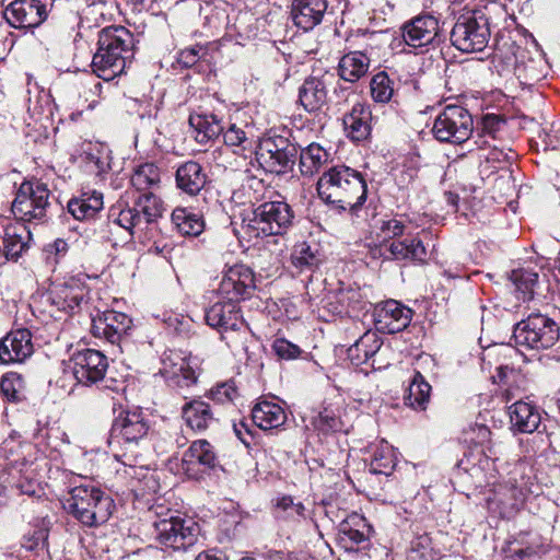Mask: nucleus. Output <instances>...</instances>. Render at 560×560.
Wrapping results in <instances>:
<instances>
[{
  "mask_svg": "<svg viewBox=\"0 0 560 560\" xmlns=\"http://www.w3.org/2000/svg\"><path fill=\"white\" fill-rule=\"evenodd\" d=\"M319 197L340 211L357 212L366 200V182L363 175L346 165L325 172L318 183Z\"/></svg>",
  "mask_w": 560,
  "mask_h": 560,
  "instance_id": "obj_1",
  "label": "nucleus"
},
{
  "mask_svg": "<svg viewBox=\"0 0 560 560\" xmlns=\"http://www.w3.org/2000/svg\"><path fill=\"white\" fill-rule=\"evenodd\" d=\"M149 430V420L140 409L121 411L113 421L108 447L124 465L136 466L140 463Z\"/></svg>",
  "mask_w": 560,
  "mask_h": 560,
  "instance_id": "obj_2",
  "label": "nucleus"
},
{
  "mask_svg": "<svg viewBox=\"0 0 560 560\" xmlns=\"http://www.w3.org/2000/svg\"><path fill=\"white\" fill-rule=\"evenodd\" d=\"M97 50L92 58L93 72L105 81L125 71L132 56V34L124 26L105 27L98 33Z\"/></svg>",
  "mask_w": 560,
  "mask_h": 560,
  "instance_id": "obj_3",
  "label": "nucleus"
},
{
  "mask_svg": "<svg viewBox=\"0 0 560 560\" xmlns=\"http://www.w3.org/2000/svg\"><path fill=\"white\" fill-rule=\"evenodd\" d=\"M294 211L280 196L257 205L243 218V229L250 237L285 234L293 225Z\"/></svg>",
  "mask_w": 560,
  "mask_h": 560,
  "instance_id": "obj_4",
  "label": "nucleus"
},
{
  "mask_svg": "<svg viewBox=\"0 0 560 560\" xmlns=\"http://www.w3.org/2000/svg\"><path fill=\"white\" fill-rule=\"evenodd\" d=\"M69 494L66 508L84 526L97 527L105 524L115 509L114 500L92 485L77 486Z\"/></svg>",
  "mask_w": 560,
  "mask_h": 560,
  "instance_id": "obj_5",
  "label": "nucleus"
},
{
  "mask_svg": "<svg viewBox=\"0 0 560 560\" xmlns=\"http://www.w3.org/2000/svg\"><path fill=\"white\" fill-rule=\"evenodd\" d=\"M163 203L152 191L144 192L138 197L132 207L126 202L118 201L109 210V219L133 234L135 229H142L162 217Z\"/></svg>",
  "mask_w": 560,
  "mask_h": 560,
  "instance_id": "obj_6",
  "label": "nucleus"
},
{
  "mask_svg": "<svg viewBox=\"0 0 560 560\" xmlns=\"http://www.w3.org/2000/svg\"><path fill=\"white\" fill-rule=\"evenodd\" d=\"M255 154L265 172L280 175L292 170L299 149L287 137L273 135L260 140L255 148Z\"/></svg>",
  "mask_w": 560,
  "mask_h": 560,
  "instance_id": "obj_7",
  "label": "nucleus"
},
{
  "mask_svg": "<svg viewBox=\"0 0 560 560\" xmlns=\"http://www.w3.org/2000/svg\"><path fill=\"white\" fill-rule=\"evenodd\" d=\"M513 339L517 346L533 350H547L559 340V327L555 320L545 315L530 314L514 326Z\"/></svg>",
  "mask_w": 560,
  "mask_h": 560,
  "instance_id": "obj_8",
  "label": "nucleus"
},
{
  "mask_svg": "<svg viewBox=\"0 0 560 560\" xmlns=\"http://www.w3.org/2000/svg\"><path fill=\"white\" fill-rule=\"evenodd\" d=\"M474 130L471 114L463 106L446 105L435 117L432 133L440 142L459 144L469 139Z\"/></svg>",
  "mask_w": 560,
  "mask_h": 560,
  "instance_id": "obj_9",
  "label": "nucleus"
},
{
  "mask_svg": "<svg viewBox=\"0 0 560 560\" xmlns=\"http://www.w3.org/2000/svg\"><path fill=\"white\" fill-rule=\"evenodd\" d=\"M50 191L38 180L24 182L12 202V212L25 222H44L50 208Z\"/></svg>",
  "mask_w": 560,
  "mask_h": 560,
  "instance_id": "obj_10",
  "label": "nucleus"
},
{
  "mask_svg": "<svg viewBox=\"0 0 560 560\" xmlns=\"http://www.w3.org/2000/svg\"><path fill=\"white\" fill-rule=\"evenodd\" d=\"M490 38L488 19L475 13L462 14L451 32V42L463 52L482 51Z\"/></svg>",
  "mask_w": 560,
  "mask_h": 560,
  "instance_id": "obj_11",
  "label": "nucleus"
},
{
  "mask_svg": "<svg viewBox=\"0 0 560 560\" xmlns=\"http://www.w3.org/2000/svg\"><path fill=\"white\" fill-rule=\"evenodd\" d=\"M155 537L160 544L174 550H186L199 537V525L191 518L171 516L154 522Z\"/></svg>",
  "mask_w": 560,
  "mask_h": 560,
  "instance_id": "obj_12",
  "label": "nucleus"
},
{
  "mask_svg": "<svg viewBox=\"0 0 560 560\" xmlns=\"http://www.w3.org/2000/svg\"><path fill=\"white\" fill-rule=\"evenodd\" d=\"M534 487L533 476L527 466L524 463H516L503 485L499 487L495 500L505 509L515 511L528 494L535 493Z\"/></svg>",
  "mask_w": 560,
  "mask_h": 560,
  "instance_id": "obj_13",
  "label": "nucleus"
},
{
  "mask_svg": "<svg viewBox=\"0 0 560 560\" xmlns=\"http://www.w3.org/2000/svg\"><path fill=\"white\" fill-rule=\"evenodd\" d=\"M255 289L253 270L243 264H236L224 270L218 292L223 299L237 303L249 299Z\"/></svg>",
  "mask_w": 560,
  "mask_h": 560,
  "instance_id": "obj_14",
  "label": "nucleus"
},
{
  "mask_svg": "<svg viewBox=\"0 0 560 560\" xmlns=\"http://www.w3.org/2000/svg\"><path fill=\"white\" fill-rule=\"evenodd\" d=\"M161 373L167 385L178 390L189 389L198 381L191 358L180 351L172 350L164 354Z\"/></svg>",
  "mask_w": 560,
  "mask_h": 560,
  "instance_id": "obj_15",
  "label": "nucleus"
},
{
  "mask_svg": "<svg viewBox=\"0 0 560 560\" xmlns=\"http://www.w3.org/2000/svg\"><path fill=\"white\" fill-rule=\"evenodd\" d=\"M72 373L78 383L92 385L102 381L108 368L107 358L94 349H83L72 358Z\"/></svg>",
  "mask_w": 560,
  "mask_h": 560,
  "instance_id": "obj_16",
  "label": "nucleus"
},
{
  "mask_svg": "<svg viewBox=\"0 0 560 560\" xmlns=\"http://www.w3.org/2000/svg\"><path fill=\"white\" fill-rule=\"evenodd\" d=\"M131 326L132 319L127 314L106 311L96 318H93L91 331L93 336L103 338L113 346L120 347Z\"/></svg>",
  "mask_w": 560,
  "mask_h": 560,
  "instance_id": "obj_17",
  "label": "nucleus"
},
{
  "mask_svg": "<svg viewBox=\"0 0 560 560\" xmlns=\"http://www.w3.org/2000/svg\"><path fill=\"white\" fill-rule=\"evenodd\" d=\"M47 15L46 5L39 0H14L3 11L7 22L15 28L37 27Z\"/></svg>",
  "mask_w": 560,
  "mask_h": 560,
  "instance_id": "obj_18",
  "label": "nucleus"
},
{
  "mask_svg": "<svg viewBox=\"0 0 560 560\" xmlns=\"http://www.w3.org/2000/svg\"><path fill=\"white\" fill-rule=\"evenodd\" d=\"M373 317L378 331L396 334L409 326L412 311L395 300H388L375 306Z\"/></svg>",
  "mask_w": 560,
  "mask_h": 560,
  "instance_id": "obj_19",
  "label": "nucleus"
},
{
  "mask_svg": "<svg viewBox=\"0 0 560 560\" xmlns=\"http://www.w3.org/2000/svg\"><path fill=\"white\" fill-rule=\"evenodd\" d=\"M33 351L32 334L26 328L10 331L0 340L2 364L22 363L32 355Z\"/></svg>",
  "mask_w": 560,
  "mask_h": 560,
  "instance_id": "obj_20",
  "label": "nucleus"
},
{
  "mask_svg": "<svg viewBox=\"0 0 560 560\" xmlns=\"http://www.w3.org/2000/svg\"><path fill=\"white\" fill-rule=\"evenodd\" d=\"M439 36V22L430 15H419L402 26L405 43L411 47H422L433 44Z\"/></svg>",
  "mask_w": 560,
  "mask_h": 560,
  "instance_id": "obj_21",
  "label": "nucleus"
},
{
  "mask_svg": "<svg viewBox=\"0 0 560 560\" xmlns=\"http://www.w3.org/2000/svg\"><path fill=\"white\" fill-rule=\"evenodd\" d=\"M372 526L365 517L359 513H351L338 525L339 544L348 551H353L357 546L368 541Z\"/></svg>",
  "mask_w": 560,
  "mask_h": 560,
  "instance_id": "obj_22",
  "label": "nucleus"
},
{
  "mask_svg": "<svg viewBox=\"0 0 560 560\" xmlns=\"http://www.w3.org/2000/svg\"><path fill=\"white\" fill-rule=\"evenodd\" d=\"M327 8V0H293L291 18L298 28L308 32L322 23Z\"/></svg>",
  "mask_w": 560,
  "mask_h": 560,
  "instance_id": "obj_23",
  "label": "nucleus"
},
{
  "mask_svg": "<svg viewBox=\"0 0 560 560\" xmlns=\"http://www.w3.org/2000/svg\"><path fill=\"white\" fill-rule=\"evenodd\" d=\"M206 322L209 326L222 330H238L244 326L241 310L236 302L226 300L217 302L206 310Z\"/></svg>",
  "mask_w": 560,
  "mask_h": 560,
  "instance_id": "obj_24",
  "label": "nucleus"
},
{
  "mask_svg": "<svg viewBox=\"0 0 560 560\" xmlns=\"http://www.w3.org/2000/svg\"><path fill=\"white\" fill-rule=\"evenodd\" d=\"M182 417L192 431L202 433L215 427L219 422L217 412L210 406V404L202 399H191L182 407Z\"/></svg>",
  "mask_w": 560,
  "mask_h": 560,
  "instance_id": "obj_25",
  "label": "nucleus"
},
{
  "mask_svg": "<svg viewBox=\"0 0 560 560\" xmlns=\"http://www.w3.org/2000/svg\"><path fill=\"white\" fill-rule=\"evenodd\" d=\"M381 255L388 260H408L422 262L425 260L427 250L422 241L417 237H406L390 243L385 242L382 245Z\"/></svg>",
  "mask_w": 560,
  "mask_h": 560,
  "instance_id": "obj_26",
  "label": "nucleus"
},
{
  "mask_svg": "<svg viewBox=\"0 0 560 560\" xmlns=\"http://www.w3.org/2000/svg\"><path fill=\"white\" fill-rule=\"evenodd\" d=\"M178 189L189 196L198 195L207 183L203 167L196 161H187L180 164L175 174Z\"/></svg>",
  "mask_w": 560,
  "mask_h": 560,
  "instance_id": "obj_27",
  "label": "nucleus"
},
{
  "mask_svg": "<svg viewBox=\"0 0 560 560\" xmlns=\"http://www.w3.org/2000/svg\"><path fill=\"white\" fill-rule=\"evenodd\" d=\"M31 232L23 223H11L5 226L0 250L7 259L16 260L27 248Z\"/></svg>",
  "mask_w": 560,
  "mask_h": 560,
  "instance_id": "obj_28",
  "label": "nucleus"
},
{
  "mask_svg": "<svg viewBox=\"0 0 560 560\" xmlns=\"http://www.w3.org/2000/svg\"><path fill=\"white\" fill-rule=\"evenodd\" d=\"M509 415L512 427L520 433H533L541 422L538 408L523 400H518L510 406Z\"/></svg>",
  "mask_w": 560,
  "mask_h": 560,
  "instance_id": "obj_29",
  "label": "nucleus"
},
{
  "mask_svg": "<svg viewBox=\"0 0 560 560\" xmlns=\"http://www.w3.org/2000/svg\"><path fill=\"white\" fill-rule=\"evenodd\" d=\"M299 102L308 113H316L327 104V86L324 80L310 77L299 89Z\"/></svg>",
  "mask_w": 560,
  "mask_h": 560,
  "instance_id": "obj_30",
  "label": "nucleus"
},
{
  "mask_svg": "<svg viewBox=\"0 0 560 560\" xmlns=\"http://www.w3.org/2000/svg\"><path fill=\"white\" fill-rule=\"evenodd\" d=\"M371 118L372 113L369 106L361 103L354 104L351 112L343 117V126L348 137L353 141L366 139L371 131Z\"/></svg>",
  "mask_w": 560,
  "mask_h": 560,
  "instance_id": "obj_31",
  "label": "nucleus"
},
{
  "mask_svg": "<svg viewBox=\"0 0 560 560\" xmlns=\"http://www.w3.org/2000/svg\"><path fill=\"white\" fill-rule=\"evenodd\" d=\"M252 421L261 430L277 429L285 423L287 413L280 405L262 400L253 407Z\"/></svg>",
  "mask_w": 560,
  "mask_h": 560,
  "instance_id": "obj_32",
  "label": "nucleus"
},
{
  "mask_svg": "<svg viewBox=\"0 0 560 560\" xmlns=\"http://www.w3.org/2000/svg\"><path fill=\"white\" fill-rule=\"evenodd\" d=\"M217 460L214 447L207 440L192 442L182 458L186 470H190L197 465L203 468H213L217 465Z\"/></svg>",
  "mask_w": 560,
  "mask_h": 560,
  "instance_id": "obj_33",
  "label": "nucleus"
},
{
  "mask_svg": "<svg viewBox=\"0 0 560 560\" xmlns=\"http://www.w3.org/2000/svg\"><path fill=\"white\" fill-rule=\"evenodd\" d=\"M189 125L196 131V141L202 144L218 138L224 130L221 119L214 114L190 115Z\"/></svg>",
  "mask_w": 560,
  "mask_h": 560,
  "instance_id": "obj_34",
  "label": "nucleus"
},
{
  "mask_svg": "<svg viewBox=\"0 0 560 560\" xmlns=\"http://www.w3.org/2000/svg\"><path fill=\"white\" fill-rule=\"evenodd\" d=\"M103 195L97 191L83 192L68 202V212L77 220L93 218L103 209Z\"/></svg>",
  "mask_w": 560,
  "mask_h": 560,
  "instance_id": "obj_35",
  "label": "nucleus"
},
{
  "mask_svg": "<svg viewBox=\"0 0 560 560\" xmlns=\"http://www.w3.org/2000/svg\"><path fill=\"white\" fill-rule=\"evenodd\" d=\"M370 58L361 51L346 54L339 61L338 71L342 80L355 82L368 73Z\"/></svg>",
  "mask_w": 560,
  "mask_h": 560,
  "instance_id": "obj_36",
  "label": "nucleus"
},
{
  "mask_svg": "<svg viewBox=\"0 0 560 560\" xmlns=\"http://www.w3.org/2000/svg\"><path fill=\"white\" fill-rule=\"evenodd\" d=\"M382 340L374 331H365L349 349L348 357L352 364L360 365L368 362L381 349Z\"/></svg>",
  "mask_w": 560,
  "mask_h": 560,
  "instance_id": "obj_37",
  "label": "nucleus"
},
{
  "mask_svg": "<svg viewBox=\"0 0 560 560\" xmlns=\"http://www.w3.org/2000/svg\"><path fill=\"white\" fill-rule=\"evenodd\" d=\"M431 385L419 371H415L408 387L406 404L413 409L424 410L430 399Z\"/></svg>",
  "mask_w": 560,
  "mask_h": 560,
  "instance_id": "obj_38",
  "label": "nucleus"
},
{
  "mask_svg": "<svg viewBox=\"0 0 560 560\" xmlns=\"http://www.w3.org/2000/svg\"><path fill=\"white\" fill-rule=\"evenodd\" d=\"M161 173L153 163H144L139 165L132 176L131 185L138 190L149 192L160 186Z\"/></svg>",
  "mask_w": 560,
  "mask_h": 560,
  "instance_id": "obj_39",
  "label": "nucleus"
},
{
  "mask_svg": "<svg viewBox=\"0 0 560 560\" xmlns=\"http://www.w3.org/2000/svg\"><path fill=\"white\" fill-rule=\"evenodd\" d=\"M172 221L177 230L188 236L199 235L205 228L201 217L185 208H177L172 213Z\"/></svg>",
  "mask_w": 560,
  "mask_h": 560,
  "instance_id": "obj_40",
  "label": "nucleus"
},
{
  "mask_svg": "<svg viewBox=\"0 0 560 560\" xmlns=\"http://www.w3.org/2000/svg\"><path fill=\"white\" fill-rule=\"evenodd\" d=\"M223 136L224 144L228 147L235 148L234 153L247 156L255 151V144L253 139L247 137L246 131L237 127L235 124H231L226 130L221 133Z\"/></svg>",
  "mask_w": 560,
  "mask_h": 560,
  "instance_id": "obj_41",
  "label": "nucleus"
},
{
  "mask_svg": "<svg viewBox=\"0 0 560 560\" xmlns=\"http://www.w3.org/2000/svg\"><path fill=\"white\" fill-rule=\"evenodd\" d=\"M291 259L292 264L301 271L311 270L317 267L322 261L317 245L312 246L306 242L299 243L294 246Z\"/></svg>",
  "mask_w": 560,
  "mask_h": 560,
  "instance_id": "obj_42",
  "label": "nucleus"
},
{
  "mask_svg": "<svg viewBox=\"0 0 560 560\" xmlns=\"http://www.w3.org/2000/svg\"><path fill=\"white\" fill-rule=\"evenodd\" d=\"M84 160L97 175H102L110 168V151L104 144L90 143L84 151Z\"/></svg>",
  "mask_w": 560,
  "mask_h": 560,
  "instance_id": "obj_43",
  "label": "nucleus"
},
{
  "mask_svg": "<svg viewBox=\"0 0 560 560\" xmlns=\"http://www.w3.org/2000/svg\"><path fill=\"white\" fill-rule=\"evenodd\" d=\"M327 160L326 151L318 144L312 143L300 152V170L303 175L311 176Z\"/></svg>",
  "mask_w": 560,
  "mask_h": 560,
  "instance_id": "obj_44",
  "label": "nucleus"
},
{
  "mask_svg": "<svg viewBox=\"0 0 560 560\" xmlns=\"http://www.w3.org/2000/svg\"><path fill=\"white\" fill-rule=\"evenodd\" d=\"M511 281L522 295L518 299L529 301L534 295V288L538 282V273L529 269H516L511 272Z\"/></svg>",
  "mask_w": 560,
  "mask_h": 560,
  "instance_id": "obj_45",
  "label": "nucleus"
},
{
  "mask_svg": "<svg viewBox=\"0 0 560 560\" xmlns=\"http://www.w3.org/2000/svg\"><path fill=\"white\" fill-rule=\"evenodd\" d=\"M395 465L392 447L388 444H382L374 450L369 470L375 475L388 476L394 470Z\"/></svg>",
  "mask_w": 560,
  "mask_h": 560,
  "instance_id": "obj_46",
  "label": "nucleus"
},
{
  "mask_svg": "<svg viewBox=\"0 0 560 560\" xmlns=\"http://www.w3.org/2000/svg\"><path fill=\"white\" fill-rule=\"evenodd\" d=\"M371 96L376 103H388L395 92L394 81L384 71L373 75L370 82Z\"/></svg>",
  "mask_w": 560,
  "mask_h": 560,
  "instance_id": "obj_47",
  "label": "nucleus"
},
{
  "mask_svg": "<svg viewBox=\"0 0 560 560\" xmlns=\"http://www.w3.org/2000/svg\"><path fill=\"white\" fill-rule=\"evenodd\" d=\"M24 381L15 372L5 373L0 380V393L10 402H19L23 399Z\"/></svg>",
  "mask_w": 560,
  "mask_h": 560,
  "instance_id": "obj_48",
  "label": "nucleus"
},
{
  "mask_svg": "<svg viewBox=\"0 0 560 560\" xmlns=\"http://www.w3.org/2000/svg\"><path fill=\"white\" fill-rule=\"evenodd\" d=\"M311 424L314 430L323 434L338 432L342 430V421L334 410L325 408L316 416L312 417Z\"/></svg>",
  "mask_w": 560,
  "mask_h": 560,
  "instance_id": "obj_49",
  "label": "nucleus"
},
{
  "mask_svg": "<svg viewBox=\"0 0 560 560\" xmlns=\"http://www.w3.org/2000/svg\"><path fill=\"white\" fill-rule=\"evenodd\" d=\"M243 190L248 197L249 203L255 208L256 203H261L266 200L271 199V196L276 194L272 189L268 188L262 179L250 177L243 185Z\"/></svg>",
  "mask_w": 560,
  "mask_h": 560,
  "instance_id": "obj_50",
  "label": "nucleus"
},
{
  "mask_svg": "<svg viewBox=\"0 0 560 560\" xmlns=\"http://www.w3.org/2000/svg\"><path fill=\"white\" fill-rule=\"evenodd\" d=\"M515 58V71L518 78H524L525 80H537L538 73L536 72V63L537 61L527 56V51L517 47L514 51ZM540 60H538L539 62Z\"/></svg>",
  "mask_w": 560,
  "mask_h": 560,
  "instance_id": "obj_51",
  "label": "nucleus"
},
{
  "mask_svg": "<svg viewBox=\"0 0 560 560\" xmlns=\"http://www.w3.org/2000/svg\"><path fill=\"white\" fill-rule=\"evenodd\" d=\"M271 348L280 360H295L302 353V350L298 345L284 338H276Z\"/></svg>",
  "mask_w": 560,
  "mask_h": 560,
  "instance_id": "obj_52",
  "label": "nucleus"
},
{
  "mask_svg": "<svg viewBox=\"0 0 560 560\" xmlns=\"http://www.w3.org/2000/svg\"><path fill=\"white\" fill-rule=\"evenodd\" d=\"M338 302L346 307L345 312L360 311L361 307V293L355 289H342L338 293Z\"/></svg>",
  "mask_w": 560,
  "mask_h": 560,
  "instance_id": "obj_53",
  "label": "nucleus"
},
{
  "mask_svg": "<svg viewBox=\"0 0 560 560\" xmlns=\"http://www.w3.org/2000/svg\"><path fill=\"white\" fill-rule=\"evenodd\" d=\"M210 397L219 402H232L237 397V389L233 382L222 383L210 390Z\"/></svg>",
  "mask_w": 560,
  "mask_h": 560,
  "instance_id": "obj_54",
  "label": "nucleus"
},
{
  "mask_svg": "<svg viewBox=\"0 0 560 560\" xmlns=\"http://www.w3.org/2000/svg\"><path fill=\"white\" fill-rule=\"evenodd\" d=\"M48 530L45 527H35L24 536L23 547L27 550L44 548L46 546Z\"/></svg>",
  "mask_w": 560,
  "mask_h": 560,
  "instance_id": "obj_55",
  "label": "nucleus"
},
{
  "mask_svg": "<svg viewBox=\"0 0 560 560\" xmlns=\"http://www.w3.org/2000/svg\"><path fill=\"white\" fill-rule=\"evenodd\" d=\"M206 52L207 49L202 46L188 47L179 51L177 60L183 67L190 68L195 66Z\"/></svg>",
  "mask_w": 560,
  "mask_h": 560,
  "instance_id": "obj_56",
  "label": "nucleus"
},
{
  "mask_svg": "<svg viewBox=\"0 0 560 560\" xmlns=\"http://www.w3.org/2000/svg\"><path fill=\"white\" fill-rule=\"evenodd\" d=\"M504 552L506 553V558H511L512 560H529L536 555V550L533 547H522L516 540L509 541Z\"/></svg>",
  "mask_w": 560,
  "mask_h": 560,
  "instance_id": "obj_57",
  "label": "nucleus"
},
{
  "mask_svg": "<svg viewBox=\"0 0 560 560\" xmlns=\"http://www.w3.org/2000/svg\"><path fill=\"white\" fill-rule=\"evenodd\" d=\"M406 225L397 220V219H390L388 221H384L381 226V231L385 235V241L387 240H394L402 236L405 234Z\"/></svg>",
  "mask_w": 560,
  "mask_h": 560,
  "instance_id": "obj_58",
  "label": "nucleus"
},
{
  "mask_svg": "<svg viewBox=\"0 0 560 560\" xmlns=\"http://www.w3.org/2000/svg\"><path fill=\"white\" fill-rule=\"evenodd\" d=\"M60 298L63 299L65 303L69 307L79 306L82 301V294H78L73 291V289L69 288L68 285H62L59 290Z\"/></svg>",
  "mask_w": 560,
  "mask_h": 560,
  "instance_id": "obj_59",
  "label": "nucleus"
},
{
  "mask_svg": "<svg viewBox=\"0 0 560 560\" xmlns=\"http://www.w3.org/2000/svg\"><path fill=\"white\" fill-rule=\"evenodd\" d=\"M501 124H502V120L498 116L487 115L482 121V125H483L482 130L486 135H489L492 138H494L495 132L499 131Z\"/></svg>",
  "mask_w": 560,
  "mask_h": 560,
  "instance_id": "obj_60",
  "label": "nucleus"
},
{
  "mask_svg": "<svg viewBox=\"0 0 560 560\" xmlns=\"http://www.w3.org/2000/svg\"><path fill=\"white\" fill-rule=\"evenodd\" d=\"M233 429L236 436L245 444L249 445L250 441L247 440L246 436L253 438L252 430L249 424L245 420H241L240 422L233 423Z\"/></svg>",
  "mask_w": 560,
  "mask_h": 560,
  "instance_id": "obj_61",
  "label": "nucleus"
},
{
  "mask_svg": "<svg viewBox=\"0 0 560 560\" xmlns=\"http://www.w3.org/2000/svg\"><path fill=\"white\" fill-rule=\"evenodd\" d=\"M488 161H498V162H510L514 159V153L512 150H509L508 152L503 150L493 149L489 155Z\"/></svg>",
  "mask_w": 560,
  "mask_h": 560,
  "instance_id": "obj_62",
  "label": "nucleus"
},
{
  "mask_svg": "<svg viewBox=\"0 0 560 560\" xmlns=\"http://www.w3.org/2000/svg\"><path fill=\"white\" fill-rule=\"evenodd\" d=\"M474 433L477 439V443L483 445L486 443H491V431L486 425H478L474 429Z\"/></svg>",
  "mask_w": 560,
  "mask_h": 560,
  "instance_id": "obj_63",
  "label": "nucleus"
},
{
  "mask_svg": "<svg viewBox=\"0 0 560 560\" xmlns=\"http://www.w3.org/2000/svg\"><path fill=\"white\" fill-rule=\"evenodd\" d=\"M195 560H228V558L223 552L212 549L200 552Z\"/></svg>",
  "mask_w": 560,
  "mask_h": 560,
  "instance_id": "obj_64",
  "label": "nucleus"
}]
</instances>
